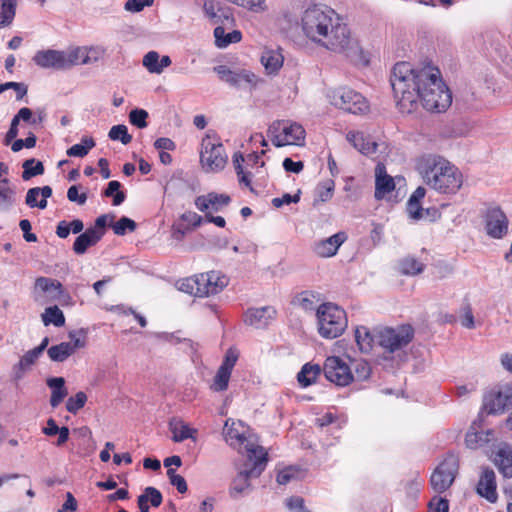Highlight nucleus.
<instances>
[{"mask_svg": "<svg viewBox=\"0 0 512 512\" xmlns=\"http://www.w3.org/2000/svg\"><path fill=\"white\" fill-rule=\"evenodd\" d=\"M87 402V395L79 391L74 396H71L66 402V409L72 414H76L80 409L84 407Z\"/></svg>", "mask_w": 512, "mask_h": 512, "instance_id": "de8ad7c7", "label": "nucleus"}, {"mask_svg": "<svg viewBox=\"0 0 512 512\" xmlns=\"http://www.w3.org/2000/svg\"><path fill=\"white\" fill-rule=\"evenodd\" d=\"M346 139L364 155L371 156L377 151L378 143L362 132L350 131L347 133Z\"/></svg>", "mask_w": 512, "mask_h": 512, "instance_id": "bb28decb", "label": "nucleus"}, {"mask_svg": "<svg viewBox=\"0 0 512 512\" xmlns=\"http://www.w3.org/2000/svg\"><path fill=\"white\" fill-rule=\"evenodd\" d=\"M112 229L116 235H124L127 231L133 232L136 229V223L128 217H121Z\"/></svg>", "mask_w": 512, "mask_h": 512, "instance_id": "3c124183", "label": "nucleus"}, {"mask_svg": "<svg viewBox=\"0 0 512 512\" xmlns=\"http://www.w3.org/2000/svg\"><path fill=\"white\" fill-rule=\"evenodd\" d=\"M22 168V178L25 181L31 179L32 177L42 175L44 173L43 163L41 161H37L34 158L25 160L22 164Z\"/></svg>", "mask_w": 512, "mask_h": 512, "instance_id": "37998d69", "label": "nucleus"}, {"mask_svg": "<svg viewBox=\"0 0 512 512\" xmlns=\"http://www.w3.org/2000/svg\"><path fill=\"white\" fill-rule=\"evenodd\" d=\"M223 436L228 445L235 448L244 447L249 460L253 458L258 459V462L265 460L264 448L251 439L248 428L241 421L227 419L223 428Z\"/></svg>", "mask_w": 512, "mask_h": 512, "instance_id": "20e7f679", "label": "nucleus"}, {"mask_svg": "<svg viewBox=\"0 0 512 512\" xmlns=\"http://www.w3.org/2000/svg\"><path fill=\"white\" fill-rule=\"evenodd\" d=\"M394 189V178L387 174L385 165L379 162L375 167V198L378 200L383 199Z\"/></svg>", "mask_w": 512, "mask_h": 512, "instance_id": "4be33fe9", "label": "nucleus"}, {"mask_svg": "<svg viewBox=\"0 0 512 512\" xmlns=\"http://www.w3.org/2000/svg\"><path fill=\"white\" fill-rule=\"evenodd\" d=\"M148 113L143 109H133L129 114L131 124L138 128H145L147 126Z\"/></svg>", "mask_w": 512, "mask_h": 512, "instance_id": "5fc2aeb1", "label": "nucleus"}, {"mask_svg": "<svg viewBox=\"0 0 512 512\" xmlns=\"http://www.w3.org/2000/svg\"><path fill=\"white\" fill-rule=\"evenodd\" d=\"M205 15L213 24H232L233 18L228 9L220 7V4L213 0H206L203 5Z\"/></svg>", "mask_w": 512, "mask_h": 512, "instance_id": "393cba45", "label": "nucleus"}, {"mask_svg": "<svg viewBox=\"0 0 512 512\" xmlns=\"http://www.w3.org/2000/svg\"><path fill=\"white\" fill-rule=\"evenodd\" d=\"M276 311L270 306L252 308L245 313V323L255 328H263L275 317Z\"/></svg>", "mask_w": 512, "mask_h": 512, "instance_id": "b1692460", "label": "nucleus"}, {"mask_svg": "<svg viewBox=\"0 0 512 512\" xmlns=\"http://www.w3.org/2000/svg\"><path fill=\"white\" fill-rule=\"evenodd\" d=\"M143 495L146 496V499L153 507H158L162 503V494L158 489L154 487H146Z\"/></svg>", "mask_w": 512, "mask_h": 512, "instance_id": "052dcab7", "label": "nucleus"}, {"mask_svg": "<svg viewBox=\"0 0 512 512\" xmlns=\"http://www.w3.org/2000/svg\"><path fill=\"white\" fill-rule=\"evenodd\" d=\"M294 303L298 305L305 312H312L317 310L318 299L312 292H302L294 300Z\"/></svg>", "mask_w": 512, "mask_h": 512, "instance_id": "c03bdc74", "label": "nucleus"}, {"mask_svg": "<svg viewBox=\"0 0 512 512\" xmlns=\"http://www.w3.org/2000/svg\"><path fill=\"white\" fill-rule=\"evenodd\" d=\"M230 202L231 198L229 195L210 192L205 195L198 196L195 199L194 204L196 208L204 214H213V212L221 211L223 208L228 206Z\"/></svg>", "mask_w": 512, "mask_h": 512, "instance_id": "f3484780", "label": "nucleus"}, {"mask_svg": "<svg viewBox=\"0 0 512 512\" xmlns=\"http://www.w3.org/2000/svg\"><path fill=\"white\" fill-rule=\"evenodd\" d=\"M416 169L423 182L440 194L455 195L464 183L460 169L439 154L428 153L420 156Z\"/></svg>", "mask_w": 512, "mask_h": 512, "instance_id": "f03ea898", "label": "nucleus"}, {"mask_svg": "<svg viewBox=\"0 0 512 512\" xmlns=\"http://www.w3.org/2000/svg\"><path fill=\"white\" fill-rule=\"evenodd\" d=\"M36 145V137L34 134H30L26 139H17L15 140L12 145L11 149L13 152H19L24 147L26 148H33Z\"/></svg>", "mask_w": 512, "mask_h": 512, "instance_id": "680f3d73", "label": "nucleus"}, {"mask_svg": "<svg viewBox=\"0 0 512 512\" xmlns=\"http://www.w3.org/2000/svg\"><path fill=\"white\" fill-rule=\"evenodd\" d=\"M95 146V142L91 137H83L81 143L71 146L67 150L70 157H84Z\"/></svg>", "mask_w": 512, "mask_h": 512, "instance_id": "a18cd8bd", "label": "nucleus"}, {"mask_svg": "<svg viewBox=\"0 0 512 512\" xmlns=\"http://www.w3.org/2000/svg\"><path fill=\"white\" fill-rule=\"evenodd\" d=\"M17 8V0H0V28L12 24Z\"/></svg>", "mask_w": 512, "mask_h": 512, "instance_id": "4c0bfd02", "label": "nucleus"}, {"mask_svg": "<svg viewBox=\"0 0 512 512\" xmlns=\"http://www.w3.org/2000/svg\"><path fill=\"white\" fill-rule=\"evenodd\" d=\"M460 313V321L462 326L468 329H473L475 327V322L470 304H464L461 307Z\"/></svg>", "mask_w": 512, "mask_h": 512, "instance_id": "4d7b16f0", "label": "nucleus"}, {"mask_svg": "<svg viewBox=\"0 0 512 512\" xmlns=\"http://www.w3.org/2000/svg\"><path fill=\"white\" fill-rule=\"evenodd\" d=\"M67 69L78 65H88L85 46L70 47L65 50Z\"/></svg>", "mask_w": 512, "mask_h": 512, "instance_id": "e433bc0d", "label": "nucleus"}, {"mask_svg": "<svg viewBox=\"0 0 512 512\" xmlns=\"http://www.w3.org/2000/svg\"><path fill=\"white\" fill-rule=\"evenodd\" d=\"M88 64L101 60L106 54V49L101 45L85 46Z\"/></svg>", "mask_w": 512, "mask_h": 512, "instance_id": "864d4df0", "label": "nucleus"}, {"mask_svg": "<svg viewBox=\"0 0 512 512\" xmlns=\"http://www.w3.org/2000/svg\"><path fill=\"white\" fill-rule=\"evenodd\" d=\"M314 45L347 57L360 51L357 39L353 37L347 23L336 11Z\"/></svg>", "mask_w": 512, "mask_h": 512, "instance_id": "7ed1b4c3", "label": "nucleus"}, {"mask_svg": "<svg viewBox=\"0 0 512 512\" xmlns=\"http://www.w3.org/2000/svg\"><path fill=\"white\" fill-rule=\"evenodd\" d=\"M452 272L453 267L444 261L437 262L433 267V274L438 279H443L450 275Z\"/></svg>", "mask_w": 512, "mask_h": 512, "instance_id": "69168bd1", "label": "nucleus"}, {"mask_svg": "<svg viewBox=\"0 0 512 512\" xmlns=\"http://www.w3.org/2000/svg\"><path fill=\"white\" fill-rule=\"evenodd\" d=\"M449 503L445 498L435 496L429 502V512H448Z\"/></svg>", "mask_w": 512, "mask_h": 512, "instance_id": "e2e57ef3", "label": "nucleus"}, {"mask_svg": "<svg viewBox=\"0 0 512 512\" xmlns=\"http://www.w3.org/2000/svg\"><path fill=\"white\" fill-rule=\"evenodd\" d=\"M277 22L282 28L288 29L297 23V17L292 9L285 8L278 14Z\"/></svg>", "mask_w": 512, "mask_h": 512, "instance_id": "09e8293b", "label": "nucleus"}, {"mask_svg": "<svg viewBox=\"0 0 512 512\" xmlns=\"http://www.w3.org/2000/svg\"><path fill=\"white\" fill-rule=\"evenodd\" d=\"M334 13V9L324 4L307 6L300 18V27L305 38L314 44Z\"/></svg>", "mask_w": 512, "mask_h": 512, "instance_id": "39448f33", "label": "nucleus"}, {"mask_svg": "<svg viewBox=\"0 0 512 512\" xmlns=\"http://www.w3.org/2000/svg\"><path fill=\"white\" fill-rule=\"evenodd\" d=\"M494 465L505 478H512V446L501 443L492 458Z\"/></svg>", "mask_w": 512, "mask_h": 512, "instance_id": "5701e85b", "label": "nucleus"}, {"mask_svg": "<svg viewBox=\"0 0 512 512\" xmlns=\"http://www.w3.org/2000/svg\"><path fill=\"white\" fill-rule=\"evenodd\" d=\"M411 339L412 330L410 327H400L398 329L385 328L377 334L379 345L389 352H394L406 346Z\"/></svg>", "mask_w": 512, "mask_h": 512, "instance_id": "ddd939ff", "label": "nucleus"}, {"mask_svg": "<svg viewBox=\"0 0 512 512\" xmlns=\"http://www.w3.org/2000/svg\"><path fill=\"white\" fill-rule=\"evenodd\" d=\"M327 98L333 106L352 114H361L368 110L364 96L348 87L329 89Z\"/></svg>", "mask_w": 512, "mask_h": 512, "instance_id": "1a4fd4ad", "label": "nucleus"}, {"mask_svg": "<svg viewBox=\"0 0 512 512\" xmlns=\"http://www.w3.org/2000/svg\"><path fill=\"white\" fill-rule=\"evenodd\" d=\"M100 239L101 237L98 232L88 228L76 238L73 244V250L78 255L84 254L90 246L95 245Z\"/></svg>", "mask_w": 512, "mask_h": 512, "instance_id": "72a5a7b5", "label": "nucleus"}, {"mask_svg": "<svg viewBox=\"0 0 512 512\" xmlns=\"http://www.w3.org/2000/svg\"><path fill=\"white\" fill-rule=\"evenodd\" d=\"M40 354L33 348L27 351L12 368L13 379L15 381L21 380L27 371L36 363Z\"/></svg>", "mask_w": 512, "mask_h": 512, "instance_id": "7c9ffc66", "label": "nucleus"}, {"mask_svg": "<svg viewBox=\"0 0 512 512\" xmlns=\"http://www.w3.org/2000/svg\"><path fill=\"white\" fill-rule=\"evenodd\" d=\"M267 135L276 147L302 146L305 143L306 132L299 123L280 120L270 125Z\"/></svg>", "mask_w": 512, "mask_h": 512, "instance_id": "6e6552de", "label": "nucleus"}, {"mask_svg": "<svg viewBox=\"0 0 512 512\" xmlns=\"http://www.w3.org/2000/svg\"><path fill=\"white\" fill-rule=\"evenodd\" d=\"M491 435H493L492 430H487L486 432L469 431L465 437L466 446L470 449L481 447L490 441Z\"/></svg>", "mask_w": 512, "mask_h": 512, "instance_id": "a19ab883", "label": "nucleus"}, {"mask_svg": "<svg viewBox=\"0 0 512 512\" xmlns=\"http://www.w3.org/2000/svg\"><path fill=\"white\" fill-rule=\"evenodd\" d=\"M406 210L409 218L413 220L422 219L425 212L420 202H415L410 199L407 201Z\"/></svg>", "mask_w": 512, "mask_h": 512, "instance_id": "13d9d810", "label": "nucleus"}, {"mask_svg": "<svg viewBox=\"0 0 512 512\" xmlns=\"http://www.w3.org/2000/svg\"><path fill=\"white\" fill-rule=\"evenodd\" d=\"M42 321L46 326L53 324L56 327H61L65 323V317L58 306H52L45 309L42 314Z\"/></svg>", "mask_w": 512, "mask_h": 512, "instance_id": "79ce46f5", "label": "nucleus"}, {"mask_svg": "<svg viewBox=\"0 0 512 512\" xmlns=\"http://www.w3.org/2000/svg\"><path fill=\"white\" fill-rule=\"evenodd\" d=\"M334 186L335 184L332 180H327L320 185L319 198L322 202L328 201L332 197Z\"/></svg>", "mask_w": 512, "mask_h": 512, "instance_id": "774afa93", "label": "nucleus"}, {"mask_svg": "<svg viewBox=\"0 0 512 512\" xmlns=\"http://www.w3.org/2000/svg\"><path fill=\"white\" fill-rule=\"evenodd\" d=\"M108 135L111 140L120 141L124 145H127L132 140V136L128 133L127 127L121 124L113 126Z\"/></svg>", "mask_w": 512, "mask_h": 512, "instance_id": "49530a36", "label": "nucleus"}, {"mask_svg": "<svg viewBox=\"0 0 512 512\" xmlns=\"http://www.w3.org/2000/svg\"><path fill=\"white\" fill-rule=\"evenodd\" d=\"M477 493L491 503H495L498 499L496 475L491 468H484L481 472Z\"/></svg>", "mask_w": 512, "mask_h": 512, "instance_id": "6ab92c4d", "label": "nucleus"}, {"mask_svg": "<svg viewBox=\"0 0 512 512\" xmlns=\"http://www.w3.org/2000/svg\"><path fill=\"white\" fill-rule=\"evenodd\" d=\"M143 65L150 73L161 74V68L158 67L159 54L156 51H150L144 56Z\"/></svg>", "mask_w": 512, "mask_h": 512, "instance_id": "603ef678", "label": "nucleus"}, {"mask_svg": "<svg viewBox=\"0 0 512 512\" xmlns=\"http://www.w3.org/2000/svg\"><path fill=\"white\" fill-rule=\"evenodd\" d=\"M261 79L251 70L237 68L233 70V76L229 79V85L244 91H252L258 87Z\"/></svg>", "mask_w": 512, "mask_h": 512, "instance_id": "412c9836", "label": "nucleus"}, {"mask_svg": "<svg viewBox=\"0 0 512 512\" xmlns=\"http://www.w3.org/2000/svg\"><path fill=\"white\" fill-rule=\"evenodd\" d=\"M228 284L227 278L217 271H210L188 278L181 289L196 297H205L219 293Z\"/></svg>", "mask_w": 512, "mask_h": 512, "instance_id": "0eeeda50", "label": "nucleus"}, {"mask_svg": "<svg viewBox=\"0 0 512 512\" xmlns=\"http://www.w3.org/2000/svg\"><path fill=\"white\" fill-rule=\"evenodd\" d=\"M51 195L52 189L50 186L34 187L27 191L25 203L30 208L38 207L45 209L47 207V199Z\"/></svg>", "mask_w": 512, "mask_h": 512, "instance_id": "c85d7f7f", "label": "nucleus"}, {"mask_svg": "<svg viewBox=\"0 0 512 512\" xmlns=\"http://www.w3.org/2000/svg\"><path fill=\"white\" fill-rule=\"evenodd\" d=\"M32 60L37 66L44 69H67L65 50H39L34 54Z\"/></svg>", "mask_w": 512, "mask_h": 512, "instance_id": "2eb2a0df", "label": "nucleus"}, {"mask_svg": "<svg viewBox=\"0 0 512 512\" xmlns=\"http://www.w3.org/2000/svg\"><path fill=\"white\" fill-rule=\"evenodd\" d=\"M318 332L327 339L340 336L347 327L346 313L332 303H324L316 310Z\"/></svg>", "mask_w": 512, "mask_h": 512, "instance_id": "423d86ee", "label": "nucleus"}, {"mask_svg": "<svg viewBox=\"0 0 512 512\" xmlns=\"http://www.w3.org/2000/svg\"><path fill=\"white\" fill-rule=\"evenodd\" d=\"M167 476L170 483L176 487L179 493H185L187 491L188 487L184 477L177 474L173 468L167 470Z\"/></svg>", "mask_w": 512, "mask_h": 512, "instance_id": "6e6d98bb", "label": "nucleus"}, {"mask_svg": "<svg viewBox=\"0 0 512 512\" xmlns=\"http://www.w3.org/2000/svg\"><path fill=\"white\" fill-rule=\"evenodd\" d=\"M425 264L413 256H405L398 262V270L407 276H416L423 272Z\"/></svg>", "mask_w": 512, "mask_h": 512, "instance_id": "f704fd0d", "label": "nucleus"}, {"mask_svg": "<svg viewBox=\"0 0 512 512\" xmlns=\"http://www.w3.org/2000/svg\"><path fill=\"white\" fill-rule=\"evenodd\" d=\"M61 283L57 280L39 277L35 281L34 293L35 299L39 300L42 297L56 298L61 293Z\"/></svg>", "mask_w": 512, "mask_h": 512, "instance_id": "a878e982", "label": "nucleus"}, {"mask_svg": "<svg viewBox=\"0 0 512 512\" xmlns=\"http://www.w3.org/2000/svg\"><path fill=\"white\" fill-rule=\"evenodd\" d=\"M484 229L486 234L493 239H502L509 229V220L499 207L487 209L484 215Z\"/></svg>", "mask_w": 512, "mask_h": 512, "instance_id": "4468645a", "label": "nucleus"}, {"mask_svg": "<svg viewBox=\"0 0 512 512\" xmlns=\"http://www.w3.org/2000/svg\"><path fill=\"white\" fill-rule=\"evenodd\" d=\"M47 353L52 361L63 362L74 352L71 343L62 342L58 345L51 346Z\"/></svg>", "mask_w": 512, "mask_h": 512, "instance_id": "ea45409f", "label": "nucleus"}, {"mask_svg": "<svg viewBox=\"0 0 512 512\" xmlns=\"http://www.w3.org/2000/svg\"><path fill=\"white\" fill-rule=\"evenodd\" d=\"M46 384L51 389L50 405L56 408L68 395L65 379L63 377H51L46 380Z\"/></svg>", "mask_w": 512, "mask_h": 512, "instance_id": "c756f323", "label": "nucleus"}, {"mask_svg": "<svg viewBox=\"0 0 512 512\" xmlns=\"http://www.w3.org/2000/svg\"><path fill=\"white\" fill-rule=\"evenodd\" d=\"M154 0H127L125 3V10L136 13L142 11L145 7H150Z\"/></svg>", "mask_w": 512, "mask_h": 512, "instance_id": "bf43d9fd", "label": "nucleus"}, {"mask_svg": "<svg viewBox=\"0 0 512 512\" xmlns=\"http://www.w3.org/2000/svg\"><path fill=\"white\" fill-rule=\"evenodd\" d=\"M169 428L172 432V440L176 443L183 442L186 439L196 441L197 429L192 428L188 423L181 419L173 418L169 422Z\"/></svg>", "mask_w": 512, "mask_h": 512, "instance_id": "cd10ccee", "label": "nucleus"}, {"mask_svg": "<svg viewBox=\"0 0 512 512\" xmlns=\"http://www.w3.org/2000/svg\"><path fill=\"white\" fill-rule=\"evenodd\" d=\"M237 359L238 355L235 351L229 349L226 352L225 358L220 365L211 385V389L213 391L220 392L228 388L231 372L236 364Z\"/></svg>", "mask_w": 512, "mask_h": 512, "instance_id": "dca6fc26", "label": "nucleus"}, {"mask_svg": "<svg viewBox=\"0 0 512 512\" xmlns=\"http://www.w3.org/2000/svg\"><path fill=\"white\" fill-rule=\"evenodd\" d=\"M347 240L345 232H338L326 239L315 243L313 251L322 258H329L336 255L340 246Z\"/></svg>", "mask_w": 512, "mask_h": 512, "instance_id": "aec40b11", "label": "nucleus"}, {"mask_svg": "<svg viewBox=\"0 0 512 512\" xmlns=\"http://www.w3.org/2000/svg\"><path fill=\"white\" fill-rule=\"evenodd\" d=\"M200 163L206 172H218L227 163V154L223 145L209 135H206L201 142Z\"/></svg>", "mask_w": 512, "mask_h": 512, "instance_id": "9d476101", "label": "nucleus"}, {"mask_svg": "<svg viewBox=\"0 0 512 512\" xmlns=\"http://www.w3.org/2000/svg\"><path fill=\"white\" fill-rule=\"evenodd\" d=\"M355 340L360 351L368 353L374 346L375 337L367 327L359 326L355 330Z\"/></svg>", "mask_w": 512, "mask_h": 512, "instance_id": "58836bf2", "label": "nucleus"}, {"mask_svg": "<svg viewBox=\"0 0 512 512\" xmlns=\"http://www.w3.org/2000/svg\"><path fill=\"white\" fill-rule=\"evenodd\" d=\"M67 198L71 202H75L78 205H84L87 201L86 193H79V188L76 185L69 187L67 191Z\"/></svg>", "mask_w": 512, "mask_h": 512, "instance_id": "0e129e2a", "label": "nucleus"}, {"mask_svg": "<svg viewBox=\"0 0 512 512\" xmlns=\"http://www.w3.org/2000/svg\"><path fill=\"white\" fill-rule=\"evenodd\" d=\"M251 461L253 462V467L249 470L241 471L233 480L230 489L232 496L242 494L249 488V478L258 476L261 473L267 458L265 457V460H262L261 462H258V459L256 458H253Z\"/></svg>", "mask_w": 512, "mask_h": 512, "instance_id": "a211bd4d", "label": "nucleus"}, {"mask_svg": "<svg viewBox=\"0 0 512 512\" xmlns=\"http://www.w3.org/2000/svg\"><path fill=\"white\" fill-rule=\"evenodd\" d=\"M120 186L121 185L118 181L113 180L108 183V186L105 190V196H107V197L114 196L113 197V205H115V206L120 205L125 199V194L123 192L119 191Z\"/></svg>", "mask_w": 512, "mask_h": 512, "instance_id": "8fccbe9b", "label": "nucleus"}, {"mask_svg": "<svg viewBox=\"0 0 512 512\" xmlns=\"http://www.w3.org/2000/svg\"><path fill=\"white\" fill-rule=\"evenodd\" d=\"M225 24H220L214 29L215 44L218 48H226L232 43H238L241 41L242 34L239 30H233L225 33Z\"/></svg>", "mask_w": 512, "mask_h": 512, "instance_id": "2f4dec72", "label": "nucleus"}, {"mask_svg": "<svg viewBox=\"0 0 512 512\" xmlns=\"http://www.w3.org/2000/svg\"><path fill=\"white\" fill-rule=\"evenodd\" d=\"M284 57L279 49H267L261 55V63L268 73L277 72L283 65Z\"/></svg>", "mask_w": 512, "mask_h": 512, "instance_id": "473e14b6", "label": "nucleus"}, {"mask_svg": "<svg viewBox=\"0 0 512 512\" xmlns=\"http://www.w3.org/2000/svg\"><path fill=\"white\" fill-rule=\"evenodd\" d=\"M321 368L317 364L306 363L297 375V380L302 387L313 384L320 375Z\"/></svg>", "mask_w": 512, "mask_h": 512, "instance_id": "c9c22d12", "label": "nucleus"}, {"mask_svg": "<svg viewBox=\"0 0 512 512\" xmlns=\"http://www.w3.org/2000/svg\"><path fill=\"white\" fill-rule=\"evenodd\" d=\"M323 371L326 379L337 386H347L354 379L348 363L337 356H330L325 360Z\"/></svg>", "mask_w": 512, "mask_h": 512, "instance_id": "f8f14e48", "label": "nucleus"}, {"mask_svg": "<svg viewBox=\"0 0 512 512\" xmlns=\"http://www.w3.org/2000/svg\"><path fill=\"white\" fill-rule=\"evenodd\" d=\"M371 373L370 365L365 360L355 362V374L358 380H366Z\"/></svg>", "mask_w": 512, "mask_h": 512, "instance_id": "338daca9", "label": "nucleus"}, {"mask_svg": "<svg viewBox=\"0 0 512 512\" xmlns=\"http://www.w3.org/2000/svg\"><path fill=\"white\" fill-rule=\"evenodd\" d=\"M391 86L399 111L410 114L423 106L427 111L443 112L452 103L449 88L436 67L414 69L408 62L395 64Z\"/></svg>", "mask_w": 512, "mask_h": 512, "instance_id": "f257e3e1", "label": "nucleus"}, {"mask_svg": "<svg viewBox=\"0 0 512 512\" xmlns=\"http://www.w3.org/2000/svg\"><path fill=\"white\" fill-rule=\"evenodd\" d=\"M458 472V461L455 456L445 458L431 475V486L437 493L445 492L454 482Z\"/></svg>", "mask_w": 512, "mask_h": 512, "instance_id": "9b49d317", "label": "nucleus"}]
</instances>
